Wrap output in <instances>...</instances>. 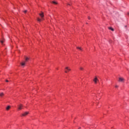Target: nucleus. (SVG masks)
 <instances>
[{
    "instance_id": "21",
    "label": "nucleus",
    "mask_w": 129,
    "mask_h": 129,
    "mask_svg": "<svg viewBox=\"0 0 129 129\" xmlns=\"http://www.w3.org/2000/svg\"><path fill=\"white\" fill-rule=\"evenodd\" d=\"M68 5H69V6H70V4H69Z\"/></svg>"
},
{
    "instance_id": "20",
    "label": "nucleus",
    "mask_w": 129,
    "mask_h": 129,
    "mask_svg": "<svg viewBox=\"0 0 129 129\" xmlns=\"http://www.w3.org/2000/svg\"><path fill=\"white\" fill-rule=\"evenodd\" d=\"M79 129H81V127H80L79 128Z\"/></svg>"
},
{
    "instance_id": "15",
    "label": "nucleus",
    "mask_w": 129,
    "mask_h": 129,
    "mask_svg": "<svg viewBox=\"0 0 129 129\" xmlns=\"http://www.w3.org/2000/svg\"><path fill=\"white\" fill-rule=\"evenodd\" d=\"M80 70H84L83 68H82V67L80 68Z\"/></svg>"
},
{
    "instance_id": "7",
    "label": "nucleus",
    "mask_w": 129,
    "mask_h": 129,
    "mask_svg": "<svg viewBox=\"0 0 129 129\" xmlns=\"http://www.w3.org/2000/svg\"><path fill=\"white\" fill-rule=\"evenodd\" d=\"M124 80V79L123 78H119V82H122Z\"/></svg>"
},
{
    "instance_id": "14",
    "label": "nucleus",
    "mask_w": 129,
    "mask_h": 129,
    "mask_svg": "<svg viewBox=\"0 0 129 129\" xmlns=\"http://www.w3.org/2000/svg\"><path fill=\"white\" fill-rule=\"evenodd\" d=\"M109 30H111L112 31H114L113 28H112V27H110V28H109Z\"/></svg>"
},
{
    "instance_id": "19",
    "label": "nucleus",
    "mask_w": 129,
    "mask_h": 129,
    "mask_svg": "<svg viewBox=\"0 0 129 129\" xmlns=\"http://www.w3.org/2000/svg\"><path fill=\"white\" fill-rule=\"evenodd\" d=\"M6 82H8L9 81H8V80H6Z\"/></svg>"
},
{
    "instance_id": "2",
    "label": "nucleus",
    "mask_w": 129,
    "mask_h": 129,
    "mask_svg": "<svg viewBox=\"0 0 129 129\" xmlns=\"http://www.w3.org/2000/svg\"><path fill=\"white\" fill-rule=\"evenodd\" d=\"M23 107H24L23 104H20L18 105V109H19V110H21V109H23Z\"/></svg>"
},
{
    "instance_id": "11",
    "label": "nucleus",
    "mask_w": 129,
    "mask_h": 129,
    "mask_svg": "<svg viewBox=\"0 0 129 129\" xmlns=\"http://www.w3.org/2000/svg\"><path fill=\"white\" fill-rule=\"evenodd\" d=\"M52 4H53L54 5H57L58 3L55 1H52Z\"/></svg>"
},
{
    "instance_id": "9",
    "label": "nucleus",
    "mask_w": 129,
    "mask_h": 129,
    "mask_svg": "<svg viewBox=\"0 0 129 129\" xmlns=\"http://www.w3.org/2000/svg\"><path fill=\"white\" fill-rule=\"evenodd\" d=\"M10 108H11V106H8L6 107V110H10Z\"/></svg>"
},
{
    "instance_id": "4",
    "label": "nucleus",
    "mask_w": 129,
    "mask_h": 129,
    "mask_svg": "<svg viewBox=\"0 0 129 129\" xmlns=\"http://www.w3.org/2000/svg\"><path fill=\"white\" fill-rule=\"evenodd\" d=\"M29 114V112H25L22 114V116H27Z\"/></svg>"
},
{
    "instance_id": "10",
    "label": "nucleus",
    "mask_w": 129,
    "mask_h": 129,
    "mask_svg": "<svg viewBox=\"0 0 129 129\" xmlns=\"http://www.w3.org/2000/svg\"><path fill=\"white\" fill-rule=\"evenodd\" d=\"M0 42H1V44H4V42H5V39H2V40H0Z\"/></svg>"
},
{
    "instance_id": "17",
    "label": "nucleus",
    "mask_w": 129,
    "mask_h": 129,
    "mask_svg": "<svg viewBox=\"0 0 129 129\" xmlns=\"http://www.w3.org/2000/svg\"><path fill=\"white\" fill-rule=\"evenodd\" d=\"M24 13H27V10H25V11H24Z\"/></svg>"
},
{
    "instance_id": "12",
    "label": "nucleus",
    "mask_w": 129,
    "mask_h": 129,
    "mask_svg": "<svg viewBox=\"0 0 129 129\" xmlns=\"http://www.w3.org/2000/svg\"><path fill=\"white\" fill-rule=\"evenodd\" d=\"M77 49H79V50L82 51V48H81V47H77Z\"/></svg>"
},
{
    "instance_id": "5",
    "label": "nucleus",
    "mask_w": 129,
    "mask_h": 129,
    "mask_svg": "<svg viewBox=\"0 0 129 129\" xmlns=\"http://www.w3.org/2000/svg\"><path fill=\"white\" fill-rule=\"evenodd\" d=\"M93 81L94 82L95 84H96V83H97V81H98V79H97V78L96 77L94 79Z\"/></svg>"
},
{
    "instance_id": "6",
    "label": "nucleus",
    "mask_w": 129,
    "mask_h": 129,
    "mask_svg": "<svg viewBox=\"0 0 129 129\" xmlns=\"http://www.w3.org/2000/svg\"><path fill=\"white\" fill-rule=\"evenodd\" d=\"M39 16L42 18V20H44V19H43V17H44V13L41 12V13L39 14Z\"/></svg>"
},
{
    "instance_id": "8",
    "label": "nucleus",
    "mask_w": 129,
    "mask_h": 129,
    "mask_svg": "<svg viewBox=\"0 0 129 129\" xmlns=\"http://www.w3.org/2000/svg\"><path fill=\"white\" fill-rule=\"evenodd\" d=\"M5 95V94L4 93H0V97H3Z\"/></svg>"
},
{
    "instance_id": "1",
    "label": "nucleus",
    "mask_w": 129,
    "mask_h": 129,
    "mask_svg": "<svg viewBox=\"0 0 129 129\" xmlns=\"http://www.w3.org/2000/svg\"><path fill=\"white\" fill-rule=\"evenodd\" d=\"M29 57H26L25 58V60L21 62V66H23V67H24L25 65H26V63H27V62H28V61H29Z\"/></svg>"
},
{
    "instance_id": "16",
    "label": "nucleus",
    "mask_w": 129,
    "mask_h": 129,
    "mask_svg": "<svg viewBox=\"0 0 129 129\" xmlns=\"http://www.w3.org/2000/svg\"><path fill=\"white\" fill-rule=\"evenodd\" d=\"M115 88H118V86H117V85H116L115 86Z\"/></svg>"
},
{
    "instance_id": "13",
    "label": "nucleus",
    "mask_w": 129,
    "mask_h": 129,
    "mask_svg": "<svg viewBox=\"0 0 129 129\" xmlns=\"http://www.w3.org/2000/svg\"><path fill=\"white\" fill-rule=\"evenodd\" d=\"M37 21H38V22H41V21H42V20L39 18H37Z\"/></svg>"
},
{
    "instance_id": "18",
    "label": "nucleus",
    "mask_w": 129,
    "mask_h": 129,
    "mask_svg": "<svg viewBox=\"0 0 129 129\" xmlns=\"http://www.w3.org/2000/svg\"><path fill=\"white\" fill-rule=\"evenodd\" d=\"M88 20H90V17H88Z\"/></svg>"
},
{
    "instance_id": "3",
    "label": "nucleus",
    "mask_w": 129,
    "mask_h": 129,
    "mask_svg": "<svg viewBox=\"0 0 129 129\" xmlns=\"http://www.w3.org/2000/svg\"><path fill=\"white\" fill-rule=\"evenodd\" d=\"M65 70H66L65 71V73H68L69 71H71V69H70L68 67H66Z\"/></svg>"
}]
</instances>
